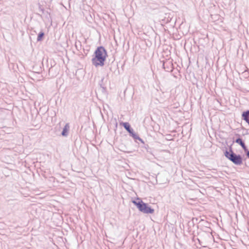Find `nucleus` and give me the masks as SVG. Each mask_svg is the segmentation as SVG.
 Here are the masks:
<instances>
[{
  "instance_id": "10",
  "label": "nucleus",
  "mask_w": 249,
  "mask_h": 249,
  "mask_svg": "<svg viewBox=\"0 0 249 249\" xmlns=\"http://www.w3.org/2000/svg\"><path fill=\"white\" fill-rule=\"evenodd\" d=\"M141 147L144 148L147 152L152 154V149L149 147L147 144H145L144 142V144H142Z\"/></svg>"
},
{
  "instance_id": "9",
  "label": "nucleus",
  "mask_w": 249,
  "mask_h": 249,
  "mask_svg": "<svg viewBox=\"0 0 249 249\" xmlns=\"http://www.w3.org/2000/svg\"><path fill=\"white\" fill-rule=\"evenodd\" d=\"M44 36H45V34L43 32V31H40L37 35V41H42L44 38Z\"/></svg>"
},
{
  "instance_id": "17",
  "label": "nucleus",
  "mask_w": 249,
  "mask_h": 249,
  "mask_svg": "<svg viewBox=\"0 0 249 249\" xmlns=\"http://www.w3.org/2000/svg\"><path fill=\"white\" fill-rule=\"evenodd\" d=\"M79 45H80V48H81V42L79 41Z\"/></svg>"
},
{
  "instance_id": "3",
  "label": "nucleus",
  "mask_w": 249,
  "mask_h": 249,
  "mask_svg": "<svg viewBox=\"0 0 249 249\" xmlns=\"http://www.w3.org/2000/svg\"><path fill=\"white\" fill-rule=\"evenodd\" d=\"M224 156L229 160L236 165H240L243 163V158L241 155L235 154L231 145L229 146V151L226 149L224 152Z\"/></svg>"
},
{
  "instance_id": "14",
  "label": "nucleus",
  "mask_w": 249,
  "mask_h": 249,
  "mask_svg": "<svg viewBox=\"0 0 249 249\" xmlns=\"http://www.w3.org/2000/svg\"><path fill=\"white\" fill-rule=\"evenodd\" d=\"M39 5V10L42 12V13L44 12V9L42 7L41 5L40 4V3H38Z\"/></svg>"
},
{
  "instance_id": "7",
  "label": "nucleus",
  "mask_w": 249,
  "mask_h": 249,
  "mask_svg": "<svg viewBox=\"0 0 249 249\" xmlns=\"http://www.w3.org/2000/svg\"><path fill=\"white\" fill-rule=\"evenodd\" d=\"M70 124L69 123L66 124L64 127L63 128L62 131L61 132V135L63 137H67L69 134L70 130Z\"/></svg>"
},
{
  "instance_id": "11",
  "label": "nucleus",
  "mask_w": 249,
  "mask_h": 249,
  "mask_svg": "<svg viewBox=\"0 0 249 249\" xmlns=\"http://www.w3.org/2000/svg\"><path fill=\"white\" fill-rule=\"evenodd\" d=\"M117 66H118L117 65L114 64L113 62H112L111 64V66L109 68L110 71H112V72H114L115 71V69L116 68V67H117Z\"/></svg>"
},
{
  "instance_id": "8",
  "label": "nucleus",
  "mask_w": 249,
  "mask_h": 249,
  "mask_svg": "<svg viewBox=\"0 0 249 249\" xmlns=\"http://www.w3.org/2000/svg\"><path fill=\"white\" fill-rule=\"evenodd\" d=\"M131 137H132V138H133L135 140V141H136V140H138V141H140V142L142 144H144V142L143 141V140L142 139H141V138L139 136V135H138L137 134H136L135 132V133H134L132 134V135H131Z\"/></svg>"
},
{
  "instance_id": "6",
  "label": "nucleus",
  "mask_w": 249,
  "mask_h": 249,
  "mask_svg": "<svg viewBox=\"0 0 249 249\" xmlns=\"http://www.w3.org/2000/svg\"><path fill=\"white\" fill-rule=\"evenodd\" d=\"M235 136H237V138L234 141V142L239 144L241 147L243 148L244 150L247 148V146L246 145L243 139L240 137V135L239 134H236Z\"/></svg>"
},
{
  "instance_id": "18",
  "label": "nucleus",
  "mask_w": 249,
  "mask_h": 249,
  "mask_svg": "<svg viewBox=\"0 0 249 249\" xmlns=\"http://www.w3.org/2000/svg\"><path fill=\"white\" fill-rule=\"evenodd\" d=\"M37 15H38V16H39L40 17H42V16H41V15H40V14H37Z\"/></svg>"
},
{
  "instance_id": "1",
  "label": "nucleus",
  "mask_w": 249,
  "mask_h": 249,
  "mask_svg": "<svg viewBox=\"0 0 249 249\" xmlns=\"http://www.w3.org/2000/svg\"><path fill=\"white\" fill-rule=\"evenodd\" d=\"M107 56V53L106 49L102 46L97 47L92 55V65L95 67L104 66Z\"/></svg>"
},
{
  "instance_id": "5",
  "label": "nucleus",
  "mask_w": 249,
  "mask_h": 249,
  "mask_svg": "<svg viewBox=\"0 0 249 249\" xmlns=\"http://www.w3.org/2000/svg\"><path fill=\"white\" fill-rule=\"evenodd\" d=\"M120 125L123 126L124 129L129 133V135L131 136L135 133L133 129L131 127L130 124L128 122H121Z\"/></svg>"
},
{
  "instance_id": "16",
  "label": "nucleus",
  "mask_w": 249,
  "mask_h": 249,
  "mask_svg": "<svg viewBox=\"0 0 249 249\" xmlns=\"http://www.w3.org/2000/svg\"><path fill=\"white\" fill-rule=\"evenodd\" d=\"M52 69V66L51 67V68L49 69V73L50 72Z\"/></svg>"
},
{
  "instance_id": "4",
  "label": "nucleus",
  "mask_w": 249,
  "mask_h": 249,
  "mask_svg": "<svg viewBox=\"0 0 249 249\" xmlns=\"http://www.w3.org/2000/svg\"><path fill=\"white\" fill-rule=\"evenodd\" d=\"M162 67L166 71L172 72L174 69L172 60H166L162 61Z\"/></svg>"
},
{
  "instance_id": "12",
  "label": "nucleus",
  "mask_w": 249,
  "mask_h": 249,
  "mask_svg": "<svg viewBox=\"0 0 249 249\" xmlns=\"http://www.w3.org/2000/svg\"><path fill=\"white\" fill-rule=\"evenodd\" d=\"M104 80V78L103 77L102 78L101 81L99 82V84L100 85L101 88H102L103 90H105L106 87L103 85V83Z\"/></svg>"
},
{
  "instance_id": "2",
  "label": "nucleus",
  "mask_w": 249,
  "mask_h": 249,
  "mask_svg": "<svg viewBox=\"0 0 249 249\" xmlns=\"http://www.w3.org/2000/svg\"><path fill=\"white\" fill-rule=\"evenodd\" d=\"M132 202L135 205L139 211L143 213L152 214L154 213V209L148 203L144 202L141 198L136 197Z\"/></svg>"
},
{
  "instance_id": "15",
  "label": "nucleus",
  "mask_w": 249,
  "mask_h": 249,
  "mask_svg": "<svg viewBox=\"0 0 249 249\" xmlns=\"http://www.w3.org/2000/svg\"><path fill=\"white\" fill-rule=\"evenodd\" d=\"M75 47H76V48H77V50H79L78 47V45H77L76 43H75Z\"/></svg>"
},
{
  "instance_id": "13",
  "label": "nucleus",
  "mask_w": 249,
  "mask_h": 249,
  "mask_svg": "<svg viewBox=\"0 0 249 249\" xmlns=\"http://www.w3.org/2000/svg\"><path fill=\"white\" fill-rule=\"evenodd\" d=\"M247 157L249 159V149L247 148H246V149H245V150H244Z\"/></svg>"
}]
</instances>
